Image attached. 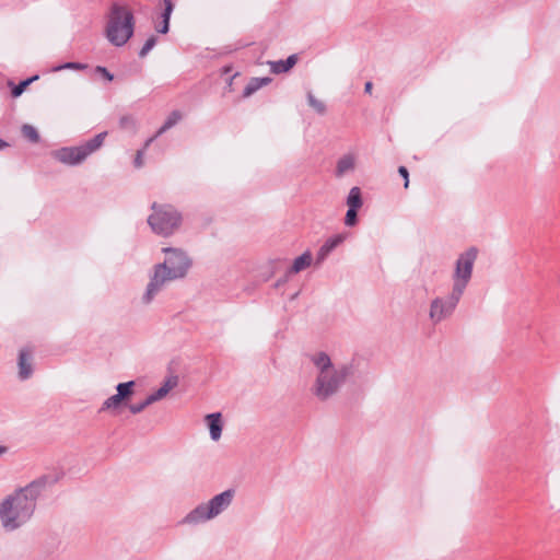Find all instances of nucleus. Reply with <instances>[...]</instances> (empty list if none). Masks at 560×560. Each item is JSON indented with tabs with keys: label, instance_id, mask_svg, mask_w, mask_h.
Listing matches in <instances>:
<instances>
[{
	"label": "nucleus",
	"instance_id": "1",
	"mask_svg": "<svg viewBox=\"0 0 560 560\" xmlns=\"http://www.w3.org/2000/svg\"><path fill=\"white\" fill-rule=\"evenodd\" d=\"M47 482V477L37 478L14 490L0 502V522L7 532L16 530L32 518Z\"/></svg>",
	"mask_w": 560,
	"mask_h": 560
},
{
	"label": "nucleus",
	"instance_id": "2",
	"mask_svg": "<svg viewBox=\"0 0 560 560\" xmlns=\"http://www.w3.org/2000/svg\"><path fill=\"white\" fill-rule=\"evenodd\" d=\"M310 359L316 369L312 392L316 398L325 401L339 392L352 374V365L347 363L335 365L326 352L314 353Z\"/></svg>",
	"mask_w": 560,
	"mask_h": 560
},
{
	"label": "nucleus",
	"instance_id": "3",
	"mask_svg": "<svg viewBox=\"0 0 560 560\" xmlns=\"http://www.w3.org/2000/svg\"><path fill=\"white\" fill-rule=\"evenodd\" d=\"M163 253L166 258L154 266L153 275L143 294L142 300L145 304L151 303L167 282L184 278L191 266V260L182 249L165 247Z\"/></svg>",
	"mask_w": 560,
	"mask_h": 560
},
{
	"label": "nucleus",
	"instance_id": "4",
	"mask_svg": "<svg viewBox=\"0 0 560 560\" xmlns=\"http://www.w3.org/2000/svg\"><path fill=\"white\" fill-rule=\"evenodd\" d=\"M135 20L132 12L125 5L114 3L110 8L106 26L107 39L117 47L124 46L133 35Z\"/></svg>",
	"mask_w": 560,
	"mask_h": 560
},
{
	"label": "nucleus",
	"instance_id": "5",
	"mask_svg": "<svg viewBox=\"0 0 560 560\" xmlns=\"http://www.w3.org/2000/svg\"><path fill=\"white\" fill-rule=\"evenodd\" d=\"M234 490L228 489L214 495L207 503H201L191 510L184 518V523L199 524L217 517L232 503Z\"/></svg>",
	"mask_w": 560,
	"mask_h": 560
},
{
	"label": "nucleus",
	"instance_id": "6",
	"mask_svg": "<svg viewBox=\"0 0 560 560\" xmlns=\"http://www.w3.org/2000/svg\"><path fill=\"white\" fill-rule=\"evenodd\" d=\"M153 213L148 218L152 231L162 236L172 235L182 224V214L171 205H152Z\"/></svg>",
	"mask_w": 560,
	"mask_h": 560
},
{
	"label": "nucleus",
	"instance_id": "7",
	"mask_svg": "<svg viewBox=\"0 0 560 560\" xmlns=\"http://www.w3.org/2000/svg\"><path fill=\"white\" fill-rule=\"evenodd\" d=\"M106 136L107 132L105 131L97 133L81 145L61 148L55 151L52 155L63 164L78 165L102 147Z\"/></svg>",
	"mask_w": 560,
	"mask_h": 560
},
{
	"label": "nucleus",
	"instance_id": "8",
	"mask_svg": "<svg viewBox=\"0 0 560 560\" xmlns=\"http://www.w3.org/2000/svg\"><path fill=\"white\" fill-rule=\"evenodd\" d=\"M477 248L470 247L458 256L455 264V270L452 277V289L464 294L472 276V269L477 258Z\"/></svg>",
	"mask_w": 560,
	"mask_h": 560
},
{
	"label": "nucleus",
	"instance_id": "9",
	"mask_svg": "<svg viewBox=\"0 0 560 560\" xmlns=\"http://www.w3.org/2000/svg\"><path fill=\"white\" fill-rule=\"evenodd\" d=\"M462 296L463 293L452 289L448 295L433 299L430 304V319L438 324L451 317Z\"/></svg>",
	"mask_w": 560,
	"mask_h": 560
},
{
	"label": "nucleus",
	"instance_id": "10",
	"mask_svg": "<svg viewBox=\"0 0 560 560\" xmlns=\"http://www.w3.org/2000/svg\"><path fill=\"white\" fill-rule=\"evenodd\" d=\"M19 377L22 381L27 380L33 374L32 352L27 348H23L19 353Z\"/></svg>",
	"mask_w": 560,
	"mask_h": 560
},
{
	"label": "nucleus",
	"instance_id": "11",
	"mask_svg": "<svg viewBox=\"0 0 560 560\" xmlns=\"http://www.w3.org/2000/svg\"><path fill=\"white\" fill-rule=\"evenodd\" d=\"M343 241H345V235H342V234H337V235H334V236L329 237L320 246V248L318 249V252L316 254V260H315L316 265H320L328 257V255L337 246H339Z\"/></svg>",
	"mask_w": 560,
	"mask_h": 560
},
{
	"label": "nucleus",
	"instance_id": "12",
	"mask_svg": "<svg viewBox=\"0 0 560 560\" xmlns=\"http://www.w3.org/2000/svg\"><path fill=\"white\" fill-rule=\"evenodd\" d=\"M205 420L209 427L210 438L213 441H218L221 438L223 429L222 415L220 412L209 413L206 416Z\"/></svg>",
	"mask_w": 560,
	"mask_h": 560
},
{
	"label": "nucleus",
	"instance_id": "13",
	"mask_svg": "<svg viewBox=\"0 0 560 560\" xmlns=\"http://www.w3.org/2000/svg\"><path fill=\"white\" fill-rule=\"evenodd\" d=\"M178 384V378L177 376H170L167 377L163 385L155 392L151 393L149 396H148V399L149 401H151V404H154L161 399H163L173 388H175Z\"/></svg>",
	"mask_w": 560,
	"mask_h": 560
},
{
	"label": "nucleus",
	"instance_id": "14",
	"mask_svg": "<svg viewBox=\"0 0 560 560\" xmlns=\"http://www.w3.org/2000/svg\"><path fill=\"white\" fill-rule=\"evenodd\" d=\"M182 113L179 110H173L164 121V124L159 128L156 133L147 140L145 148L149 147L158 137L166 132L168 129L174 127L182 119Z\"/></svg>",
	"mask_w": 560,
	"mask_h": 560
},
{
	"label": "nucleus",
	"instance_id": "15",
	"mask_svg": "<svg viewBox=\"0 0 560 560\" xmlns=\"http://www.w3.org/2000/svg\"><path fill=\"white\" fill-rule=\"evenodd\" d=\"M313 261V256L310 250L304 252L301 256L296 257L293 260V264L289 271L287 272L288 276L293 273H299L303 271L304 269L308 268Z\"/></svg>",
	"mask_w": 560,
	"mask_h": 560
},
{
	"label": "nucleus",
	"instance_id": "16",
	"mask_svg": "<svg viewBox=\"0 0 560 560\" xmlns=\"http://www.w3.org/2000/svg\"><path fill=\"white\" fill-rule=\"evenodd\" d=\"M298 62L295 54L290 55L285 60L269 61L270 69L273 73L280 74L289 71Z\"/></svg>",
	"mask_w": 560,
	"mask_h": 560
},
{
	"label": "nucleus",
	"instance_id": "17",
	"mask_svg": "<svg viewBox=\"0 0 560 560\" xmlns=\"http://www.w3.org/2000/svg\"><path fill=\"white\" fill-rule=\"evenodd\" d=\"M271 82V78L264 77V78H252L250 81L246 84L243 91V96L248 97L255 92H257L262 86L269 84Z\"/></svg>",
	"mask_w": 560,
	"mask_h": 560
},
{
	"label": "nucleus",
	"instance_id": "18",
	"mask_svg": "<svg viewBox=\"0 0 560 560\" xmlns=\"http://www.w3.org/2000/svg\"><path fill=\"white\" fill-rule=\"evenodd\" d=\"M164 10L162 12V23L156 27V31L161 34H166L170 30V19L173 12L174 5L172 0H163Z\"/></svg>",
	"mask_w": 560,
	"mask_h": 560
},
{
	"label": "nucleus",
	"instance_id": "19",
	"mask_svg": "<svg viewBox=\"0 0 560 560\" xmlns=\"http://www.w3.org/2000/svg\"><path fill=\"white\" fill-rule=\"evenodd\" d=\"M354 168V156L351 154H346L341 156L337 163L336 175L342 176L347 172H350Z\"/></svg>",
	"mask_w": 560,
	"mask_h": 560
},
{
	"label": "nucleus",
	"instance_id": "20",
	"mask_svg": "<svg viewBox=\"0 0 560 560\" xmlns=\"http://www.w3.org/2000/svg\"><path fill=\"white\" fill-rule=\"evenodd\" d=\"M362 196L359 187H352L347 197V205L349 209H360L362 207Z\"/></svg>",
	"mask_w": 560,
	"mask_h": 560
},
{
	"label": "nucleus",
	"instance_id": "21",
	"mask_svg": "<svg viewBox=\"0 0 560 560\" xmlns=\"http://www.w3.org/2000/svg\"><path fill=\"white\" fill-rule=\"evenodd\" d=\"M124 399L121 396H119L117 393L110 397H108L100 408V412L106 411V410H115L117 409L121 404Z\"/></svg>",
	"mask_w": 560,
	"mask_h": 560
},
{
	"label": "nucleus",
	"instance_id": "22",
	"mask_svg": "<svg viewBox=\"0 0 560 560\" xmlns=\"http://www.w3.org/2000/svg\"><path fill=\"white\" fill-rule=\"evenodd\" d=\"M133 386H135V382L133 381H129V382H125V383H119L116 386L117 394L119 396H121V398L125 400L129 396H131Z\"/></svg>",
	"mask_w": 560,
	"mask_h": 560
},
{
	"label": "nucleus",
	"instance_id": "23",
	"mask_svg": "<svg viewBox=\"0 0 560 560\" xmlns=\"http://www.w3.org/2000/svg\"><path fill=\"white\" fill-rule=\"evenodd\" d=\"M307 102H308V105L316 112L318 113L319 115H323L325 114L326 112V106L324 104V102L317 100L312 92H308L307 93Z\"/></svg>",
	"mask_w": 560,
	"mask_h": 560
},
{
	"label": "nucleus",
	"instance_id": "24",
	"mask_svg": "<svg viewBox=\"0 0 560 560\" xmlns=\"http://www.w3.org/2000/svg\"><path fill=\"white\" fill-rule=\"evenodd\" d=\"M22 135L28 139L31 142L36 143L39 141V135L35 127L32 125H23L22 126Z\"/></svg>",
	"mask_w": 560,
	"mask_h": 560
},
{
	"label": "nucleus",
	"instance_id": "25",
	"mask_svg": "<svg viewBox=\"0 0 560 560\" xmlns=\"http://www.w3.org/2000/svg\"><path fill=\"white\" fill-rule=\"evenodd\" d=\"M37 79H38V75H34L24 81H21L18 85H14V88L12 89V96L13 97L20 96L24 92V90L30 85V83H32L33 81H35Z\"/></svg>",
	"mask_w": 560,
	"mask_h": 560
},
{
	"label": "nucleus",
	"instance_id": "26",
	"mask_svg": "<svg viewBox=\"0 0 560 560\" xmlns=\"http://www.w3.org/2000/svg\"><path fill=\"white\" fill-rule=\"evenodd\" d=\"M156 44V37L154 35H151L142 46V48L139 51V57L143 58L145 57L155 46Z\"/></svg>",
	"mask_w": 560,
	"mask_h": 560
},
{
	"label": "nucleus",
	"instance_id": "27",
	"mask_svg": "<svg viewBox=\"0 0 560 560\" xmlns=\"http://www.w3.org/2000/svg\"><path fill=\"white\" fill-rule=\"evenodd\" d=\"M88 68V65L81 62H66L63 65L57 66L54 68V71H60L63 69L70 70H84Z\"/></svg>",
	"mask_w": 560,
	"mask_h": 560
},
{
	"label": "nucleus",
	"instance_id": "28",
	"mask_svg": "<svg viewBox=\"0 0 560 560\" xmlns=\"http://www.w3.org/2000/svg\"><path fill=\"white\" fill-rule=\"evenodd\" d=\"M152 405L151 401H149L148 397L137 404L129 405V410L131 413L137 415L142 412L148 406Z\"/></svg>",
	"mask_w": 560,
	"mask_h": 560
},
{
	"label": "nucleus",
	"instance_id": "29",
	"mask_svg": "<svg viewBox=\"0 0 560 560\" xmlns=\"http://www.w3.org/2000/svg\"><path fill=\"white\" fill-rule=\"evenodd\" d=\"M357 211L355 209H349L346 213L345 224L348 226H353L357 223Z\"/></svg>",
	"mask_w": 560,
	"mask_h": 560
},
{
	"label": "nucleus",
	"instance_id": "30",
	"mask_svg": "<svg viewBox=\"0 0 560 560\" xmlns=\"http://www.w3.org/2000/svg\"><path fill=\"white\" fill-rule=\"evenodd\" d=\"M95 72L100 73L107 81H113V79H114V75L107 70V68H105L103 66H97L95 68Z\"/></svg>",
	"mask_w": 560,
	"mask_h": 560
},
{
	"label": "nucleus",
	"instance_id": "31",
	"mask_svg": "<svg viewBox=\"0 0 560 560\" xmlns=\"http://www.w3.org/2000/svg\"><path fill=\"white\" fill-rule=\"evenodd\" d=\"M398 173L400 174V176L404 177L405 179V184H404V187L405 188H408L409 186V173H408V170L405 167V166H399L398 168Z\"/></svg>",
	"mask_w": 560,
	"mask_h": 560
},
{
	"label": "nucleus",
	"instance_id": "32",
	"mask_svg": "<svg viewBox=\"0 0 560 560\" xmlns=\"http://www.w3.org/2000/svg\"><path fill=\"white\" fill-rule=\"evenodd\" d=\"M142 155H143V151H142V150H139V151L137 152L136 158H135V166H136V167H141V166H142V164H143Z\"/></svg>",
	"mask_w": 560,
	"mask_h": 560
},
{
	"label": "nucleus",
	"instance_id": "33",
	"mask_svg": "<svg viewBox=\"0 0 560 560\" xmlns=\"http://www.w3.org/2000/svg\"><path fill=\"white\" fill-rule=\"evenodd\" d=\"M372 89H373V84H372V82H371V81H368V82L365 83V85H364V92H365V93L371 94Z\"/></svg>",
	"mask_w": 560,
	"mask_h": 560
},
{
	"label": "nucleus",
	"instance_id": "34",
	"mask_svg": "<svg viewBox=\"0 0 560 560\" xmlns=\"http://www.w3.org/2000/svg\"><path fill=\"white\" fill-rule=\"evenodd\" d=\"M7 147H8V143L4 140L0 139V150L4 149Z\"/></svg>",
	"mask_w": 560,
	"mask_h": 560
},
{
	"label": "nucleus",
	"instance_id": "35",
	"mask_svg": "<svg viewBox=\"0 0 560 560\" xmlns=\"http://www.w3.org/2000/svg\"><path fill=\"white\" fill-rule=\"evenodd\" d=\"M7 452V447L0 445V456L3 455Z\"/></svg>",
	"mask_w": 560,
	"mask_h": 560
},
{
	"label": "nucleus",
	"instance_id": "36",
	"mask_svg": "<svg viewBox=\"0 0 560 560\" xmlns=\"http://www.w3.org/2000/svg\"><path fill=\"white\" fill-rule=\"evenodd\" d=\"M127 119H128L127 117H122V118H121V120H120L121 125H122V124H125V121H126Z\"/></svg>",
	"mask_w": 560,
	"mask_h": 560
}]
</instances>
